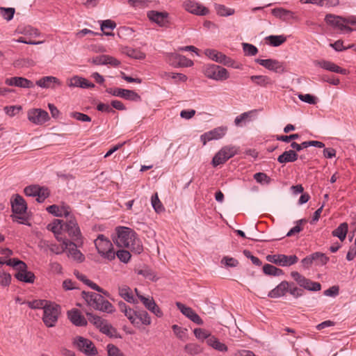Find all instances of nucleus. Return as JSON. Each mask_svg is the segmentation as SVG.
I'll use <instances>...</instances> for the list:
<instances>
[{
    "label": "nucleus",
    "instance_id": "nucleus-5",
    "mask_svg": "<svg viewBox=\"0 0 356 356\" xmlns=\"http://www.w3.org/2000/svg\"><path fill=\"white\" fill-rule=\"evenodd\" d=\"M60 314V307L58 305L49 302L44 309L42 320L49 327L55 326Z\"/></svg>",
    "mask_w": 356,
    "mask_h": 356
},
{
    "label": "nucleus",
    "instance_id": "nucleus-16",
    "mask_svg": "<svg viewBox=\"0 0 356 356\" xmlns=\"http://www.w3.org/2000/svg\"><path fill=\"white\" fill-rule=\"evenodd\" d=\"M255 62L265 68L276 73H282L285 70L283 64L277 60L257 58L255 60Z\"/></svg>",
    "mask_w": 356,
    "mask_h": 356
},
{
    "label": "nucleus",
    "instance_id": "nucleus-31",
    "mask_svg": "<svg viewBox=\"0 0 356 356\" xmlns=\"http://www.w3.org/2000/svg\"><path fill=\"white\" fill-rule=\"evenodd\" d=\"M12 210L15 215H22L26 212L27 209L26 204L24 198L19 195H16L14 200L11 202Z\"/></svg>",
    "mask_w": 356,
    "mask_h": 356
},
{
    "label": "nucleus",
    "instance_id": "nucleus-39",
    "mask_svg": "<svg viewBox=\"0 0 356 356\" xmlns=\"http://www.w3.org/2000/svg\"><path fill=\"white\" fill-rule=\"evenodd\" d=\"M209 346L219 351H227V347L225 343H221L217 338L213 336L210 337L207 341Z\"/></svg>",
    "mask_w": 356,
    "mask_h": 356
},
{
    "label": "nucleus",
    "instance_id": "nucleus-15",
    "mask_svg": "<svg viewBox=\"0 0 356 356\" xmlns=\"http://www.w3.org/2000/svg\"><path fill=\"white\" fill-rule=\"evenodd\" d=\"M227 131V127H218L202 134L201 136V140L204 145L208 141L222 138L225 135Z\"/></svg>",
    "mask_w": 356,
    "mask_h": 356
},
{
    "label": "nucleus",
    "instance_id": "nucleus-28",
    "mask_svg": "<svg viewBox=\"0 0 356 356\" xmlns=\"http://www.w3.org/2000/svg\"><path fill=\"white\" fill-rule=\"evenodd\" d=\"M47 211L55 216L68 218L71 215V209L67 205L58 207L56 204L51 205L47 208Z\"/></svg>",
    "mask_w": 356,
    "mask_h": 356
},
{
    "label": "nucleus",
    "instance_id": "nucleus-3",
    "mask_svg": "<svg viewBox=\"0 0 356 356\" xmlns=\"http://www.w3.org/2000/svg\"><path fill=\"white\" fill-rule=\"evenodd\" d=\"M95 245L98 253L104 258L111 261L115 257V252L113 250L111 242L103 234H99L95 240Z\"/></svg>",
    "mask_w": 356,
    "mask_h": 356
},
{
    "label": "nucleus",
    "instance_id": "nucleus-44",
    "mask_svg": "<svg viewBox=\"0 0 356 356\" xmlns=\"http://www.w3.org/2000/svg\"><path fill=\"white\" fill-rule=\"evenodd\" d=\"M137 273L151 281H156L158 280L154 272L148 267H144L143 268L138 270Z\"/></svg>",
    "mask_w": 356,
    "mask_h": 356
},
{
    "label": "nucleus",
    "instance_id": "nucleus-23",
    "mask_svg": "<svg viewBox=\"0 0 356 356\" xmlns=\"http://www.w3.org/2000/svg\"><path fill=\"white\" fill-rule=\"evenodd\" d=\"M138 298L143 302L145 307L154 314H155L157 317H161L163 316V312L159 307V306L156 304L153 298H146L142 295H138Z\"/></svg>",
    "mask_w": 356,
    "mask_h": 356
},
{
    "label": "nucleus",
    "instance_id": "nucleus-12",
    "mask_svg": "<svg viewBox=\"0 0 356 356\" xmlns=\"http://www.w3.org/2000/svg\"><path fill=\"white\" fill-rule=\"evenodd\" d=\"M107 93L113 96L120 97L127 100L138 102L140 100V96L134 90L120 88H109L106 90Z\"/></svg>",
    "mask_w": 356,
    "mask_h": 356
},
{
    "label": "nucleus",
    "instance_id": "nucleus-38",
    "mask_svg": "<svg viewBox=\"0 0 356 356\" xmlns=\"http://www.w3.org/2000/svg\"><path fill=\"white\" fill-rule=\"evenodd\" d=\"M348 229V225L347 222H343L339 226L332 231V234L334 236L339 238L341 241H343L346 237V234Z\"/></svg>",
    "mask_w": 356,
    "mask_h": 356
},
{
    "label": "nucleus",
    "instance_id": "nucleus-6",
    "mask_svg": "<svg viewBox=\"0 0 356 356\" xmlns=\"http://www.w3.org/2000/svg\"><path fill=\"white\" fill-rule=\"evenodd\" d=\"M64 231L76 243H83L82 235L77 221L72 214L66 218Z\"/></svg>",
    "mask_w": 356,
    "mask_h": 356
},
{
    "label": "nucleus",
    "instance_id": "nucleus-29",
    "mask_svg": "<svg viewBox=\"0 0 356 356\" xmlns=\"http://www.w3.org/2000/svg\"><path fill=\"white\" fill-rule=\"evenodd\" d=\"M6 83L8 86H15L24 88H31L34 86L33 83L24 77L15 76L6 80Z\"/></svg>",
    "mask_w": 356,
    "mask_h": 356
},
{
    "label": "nucleus",
    "instance_id": "nucleus-1",
    "mask_svg": "<svg viewBox=\"0 0 356 356\" xmlns=\"http://www.w3.org/2000/svg\"><path fill=\"white\" fill-rule=\"evenodd\" d=\"M113 240L118 247L127 248L135 254H139L143 251L140 239L131 228L126 227H117Z\"/></svg>",
    "mask_w": 356,
    "mask_h": 356
},
{
    "label": "nucleus",
    "instance_id": "nucleus-7",
    "mask_svg": "<svg viewBox=\"0 0 356 356\" xmlns=\"http://www.w3.org/2000/svg\"><path fill=\"white\" fill-rule=\"evenodd\" d=\"M204 74L209 79L216 81H225L229 77L227 69L213 64L205 65L204 67Z\"/></svg>",
    "mask_w": 356,
    "mask_h": 356
},
{
    "label": "nucleus",
    "instance_id": "nucleus-53",
    "mask_svg": "<svg viewBox=\"0 0 356 356\" xmlns=\"http://www.w3.org/2000/svg\"><path fill=\"white\" fill-rule=\"evenodd\" d=\"M307 222L306 219H300L296 221V225L291 228L288 233L286 234V236H292L302 231V228L301 227V225L302 223H305Z\"/></svg>",
    "mask_w": 356,
    "mask_h": 356
},
{
    "label": "nucleus",
    "instance_id": "nucleus-62",
    "mask_svg": "<svg viewBox=\"0 0 356 356\" xmlns=\"http://www.w3.org/2000/svg\"><path fill=\"white\" fill-rule=\"evenodd\" d=\"M108 356H124V354L121 350L115 346L113 344H108L107 346Z\"/></svg>",
    "mask_w": 356,
    "mask_h": 356
},
{
    "label": "nucleus",
    "instance_id": "nucleus-35",
    "mask_svg": "<svg viewBox=\"0 0 356 356\" xmlns=\"http://www.w3.org/2000/svg\"><path fill=\"white\" fill-rule=\"evenodd\" d=\"M250 79L256 86L261 87H266L268 85L273 84V81L268 76L264 75H253L250 76Z\"/></svg>",
    "mask_w": 356,
    "mask_h": 356
},
{
    "label": "nucleus",
    "instance_id": "nucleus-49",
    "mask_svg": "<svg viewBox=\"0 0 356 356\" xmlns=\"http://www.w3.org/2000/svg\"><path fill=\"white\" fill-rule=\"evenodd\" d=\"M15 10L13 8L0 7V14L7 21H10L13 18Z\"/></svg>",
    "mask_w": 356,
    "mask_h": 356
},
{
    "label": "nucleus",
    "instance_id": "nucleus-25",
    "mask_svg": "<svg viewBox=\"0 0 356 356\" xmlns=\"http://www.w3.org/2000/svg\"><path fill=\"white\" fill-rule=\"evenodd\" d=\"M315 65L319 66L322 67L323 69H325L326 70L339 73L341 74H347L348 70L343 68L340 67L339 66L337 65L332 62L328 61V60H316L314 61Z\"/></svg>",
    "mask_w": 356,
    "mask_h": 356
},
{
    "label": "nucleus",
    "instance_id": "nucleus-17",
    "mask_svg": "<svg viewBox=\"0 0 356 356\" xmlns=\"http://www.w3.org/2000/svg\"><path fill=\"white\" fill-rule=\"evenodd\" d=\"M81 245L82 243L78 244L75 241L72 242L69 239L67 240V248H66L67 256L78 262H82L85 259L84 255L77 249V247Z\"/></svg>",
    "mask_w": 356,
    "mask_h": 356
},
{
    "label": "nucleus",
    "instance_id": "nucleus-54",
    "mask_svg": "<svg viewBox=\"0 0 356 356\" xmlns=\"http://www.w3.org/2000/svg\"><path fill=\"white\" fill-rule=\"evenodd\" d=\"M136 318H138L144 325H148L151 324V318L146 311L137 312Z\"/></svg>",
    "mask_w": 356,
    "mask_h": 356
},
{
    "label": "nucleus",
    "instance_id": "nucleus-59",
    "mask_svg": "<svg viewBox=\"0 0 356 356\" xmlns=\"http://www.w3.org/2000/svg\"><path fill=\"white\" fill-rule=\"evenodd\" d=\"M115 255L121 261L124 263H127L131 258V254L129 251L124 250H120L117 251L115 252Z\"/></svg>",
    "mask_w": 356,
    "mask_h": 356
},
{
    "label": "nucleus",
    "instance_id": "nucleus-22",
    "mask_svg": "<svg viewBox=\"0 0 356 356\" xmlns=\"http://www.w3.org/2000/svg\"><path fill=\"white\" fill-rule=\"evenodd\" d=\"M147 17L149 20L155 22L161 27L165 26L168 22V13L167 12L150 10L147 13Z\"/></svg>",
    "mask_w": 356,
    "mask_h": 356
},
{
    "label": "nucleus",
    "instance_id": "nucleus-63",
    "mask_svg": "<svg viewBox=\"0 0 356 356\" xmlns=\"http://www.w3.org/2000/svg\"><path fill=\"white\" fill-rule=\"evenodd\" d=\"M11 282L10 274L5 272H0V284L3 286H8Z\"/></svg>",
    "mask_w": 356,
    "mask_h": 356
},
{
    "label": "nucleus",
    "instance_id": "nucleus-45",
    "mask_svg": "<svg viewBox=\"0 0 356 356\" xmlns=\"http://www.w3.org/2000/svg\"><path fill=\"white\" fill-rule=\"evenodd\" d=\"M88 321L94 324L98 329H100L102 325L105 323L106 320L102 318L101 317L94 315L90 312H86Z\"/></svg>",
    "mask_w": 356,
    "mask_h": 356
},
{
    "label": "nucleus",
    "instance_id": "nucleus-40",
    "mask_svg": "<svg viewBox=\"0 0 356 356\" xmlns=\"http://www.w3.org/2000/svg\"><path fill=\"white\" fill-rule=\"evenodd\" d=\"M119 295L128 302H135L131 289L127 286L119 287Z\"/></svg>",
    "mask_w": 356,
    "mask_h": 356
},
{
    "label": "nucleus",
    "instance_id": "nucleus-18",
    "mask_svg": "<svg viewBox=\"0 0 356 356\" xmlns=\"http://www.w3.org/2000/svg\"><path fill=\"white\" fill-rule=\"evenodd\" d=\"M67 84L70 88H93L95 86L94 83L90 82L88 79L77 75L68 79Z\"/></svg>",
    "mask_w": 356,
    "mask_h": 356
},
{
    "label": "nucleus",
    "instance_id": "nucleus-57",
    "mask_svg": "<svg viewBox=\"0 0 356 356\" xmlns=\"http://www.w3.org/2000/svg\"><path fill=\"white\" fill-rule=\"evenodd\" d=\"M126 54L128 56L135 59L142 60L145 58V54L143 52L134 49H127Z\"/></svg>",
    "mask_w": 356,
    "mask_h": 356
},
{
    "label": "nucleus",
    "instance_id": "nucleus-50",
    "mask_svg": "<svg viewBox=\"0 0 356 356\" xmlns=\"http://www.w3.org/2000/svg\"><path fill=\"white\" fill-rule=\"evenodd\" d=\"M49 303L47 300H35L33 301L27 302L28 306L31 309H43L46 307Z\"/></svg>",
    "mask_w": 356,
    "mask_h": 356
},
{
    "label": "nucleus",
    "instance_id": "nucleus-43",
    "mask_svg": "<svg viewBox=\"0 0 356 356\" xmlns=\"http://www.w3.org/2000/svg\"><path fill=\"white\" fill-rule=\"evenodd\" d=\"M269 44L273 47H278L286 42V38L284 35H269L266 38Z\"/></svg>",
    "mask_w": 356,
    "mask_h": 356
},
{
    "label": "nucleus",
    "instance_id": "nucleus-33",
    "mask_svg": "<svg viewBox=\"0 0 356 356\" xmlns=\"http://www.w3.org/2000/svg\"><path fill=\"white\" fill-rule=\"evenodd\" d=\"M272 14L282 20L286 21L290 19H295V13L289 10L283 8H275L272 10Z\"/></svg>",
    "mask_w": 356,
    "mask_h": 356
},
{
    "label": "nucleus",
    "instance_id": "nucleus-11",
    "mask_svg": "<svg viewBox=\"0 0 356 356\" xmlns=\"http://www.w3.org/2000/svg\"><path fill=\"white\" fill-rule=\"evenodd\" d=\"M291 276L301 287H303L307 290L312 291H318L321 289V285L320 283L312 282L310 280L300 275L297 271L291 272Z\"/></svg>",
    "mask_w": 356,
    "mask_h": 356
},
{
    "label": "nucleus",
    "instance_id": "nucleus-58",
    "mask_svg": "<svg viewBox=\"0 0 356 356\" xmlns=\"http://www.w3.org/2000/svg\"><path fill=\"white\" fill-rule=\"evenodd\" d=\"M175 334L180 339H184L186 337L187 330L182 328L177 325H173L172 327Z\"/></svg>",
    "mask_w": 356,
    "mask_h": 356
},
{
    "label": "nucleus",
    "instance_id": "nucleus-10",
    "mask_svg": "<svg viewBox=\"0 0 356 356\" xmlns=\"http://www.w3.org/2000/svg\"><path fill=\"white\" fill-rule=\"evenodd\" d=\"M24 191L27 196L37 197L36 200L39 203L43 202L49 195V190L47 188L40 187L38 185L28 186Z\"/></svg>",
    "mask_w": 356,
    "mask_h": 356
},
{
    "label": "nucleus",
    "instance_id": "nucleus-21",
    "mask_svg": "<svg viewBox=\"0 0 356 356\" xmlns=\"http://www.w3.org/2000/svg\"><path fill=\"white\" fill-rule=\"evenodd\" d=\"M169 62L174 67H191L193 62L183 55L171 54L169 56Z\"/></svg>",
    "mask_w": 356,
    "mask_h": 356
},
{
    "label": "nucleus",
    "instance_id": "nucleus-37",
    "mask_svg": "<svg viewBox=\"0 0 356 356\" xmlns=\"http://www.w3.org/2000/svg\"><path fill=\"white\" fill-rule=\"evenodd\" d=\"M65 222L63 220H54L51 223H49L47 228L48 230L51 231L55 235L58 236L60 232L65 228Z\"/></svg>",
    "mask_w": 356,
    "mask_h": 356
},
{
    "label": "nucleus",
    "instance_id": "nucleus-20",
    "mask_svg": "<svg viewBox=\"0 0 356 356\" xmlns=\"http://www.w3.org/2000/svg\"><path fill=\"white\" fill-rule=\"evenodd\" d=\"M176 305L180 312L191 321L197 325H202L203 321L191 307H186L184 304L177 302Z\"/></svg>",
    "mask_w": 356,
    "mask_h": 356
},
{
    "label": "nucleus",
    "instance_id": "nucleus-27",
    "mask_svg": "<svg viewBox=\"0 0 356 356\" xmlns=\"http://www.w3.org/2000/svg\"><path fill=\"white\" fill-rule=\"evenodd\" d=\"M56 239L61 242V245H57L55 243H49L48 241H44V243L47 245L49 250L53 253L56 254H60L65 251H66V248H67V238L60 237L56 236Z\"/></svg>",
    "mask_w": 356,
    "mask_h": 356
},
{
    "label": "nucleus",
    "instance_id": "nucleus-61",
    "mask_svg": "<svg viewBox=\"0 0 356 356\" xmlns=\"http://www.w3.org/2000/svg\"><path fill=\"white\" fill-rule=\"evenodd\" d=\"M193 332H194L195 336L198 339H201V340H204L205 339H208L210 337H211L207 331H206L205 330L202 329V328H195L193 330Z\"/></svg>",
    "mask_w": 356,
    "mask_h": 356
},
{
    "label": "nucleus",
    "instance_id": "nucleus-42",
    "mask_svg": "<svg viewBox=\"0 0 356 356\" xmlns=\"http://www.w3.org/2000/svg\"><path fill=\"white\" fill-rule=\"evenodd\" d=\"M257 112V110H251L247 112H244L241 115H238L234 120V124L236 127H241L243 125V122H245L246 121H249L252 114Z\"/></svg>",
    "mask_w": 356,
    "mask_h": 356
},
{
    "label": "nucleus",
    "instance_id": "nucleus-32",
    "mask_svg": "<svg viewBox=\"0 0 356 356\" xmlns=\"http://www.w3.org/2000/svg\"><path fill=\"white\" fill-rule=\"evenodd\" d=\"M67 316L70 321L76 326H85L87 325V321L78 309L69 311Z\"/></svg>",
    "mask_w": 356,
    "mask_h": 356
},
{
    "label": "nucleus",
    "instance_id": "nucleus-55",
    "mask_svg": "<svg viewBox=\"0 0 356 356\" xmlns=\"http://www.w3.org/2000/svg\"><path fill=\"white\" fill-rule=\"evenodd\" d=\"M243 49L246 56H254L258 52V49L254 45L248 43H243Z\"/></svg>",
    "mask_w": 356,
    "mask_h": 356
},
{
    "label": "nucleus",
    "instance_id": "nucleus-52",
    "mask_svg": "<svg viewBox=\"0 0 356 356\" xmlns=\"http://www.w3.org/2000/svg\"><path fill=\"white\" fill-rule=\"evenodd\" d=\"M314 261H316L318 265H325L329 261V258L323 253L314 252L313 253Z\"/></svg>",
    "mask_w": 356,
    "mask_h": 356
},
{
    "label": "nucleus",
    "instance_id": "nucleus-2",
    "mask_svg": "<svg viewBox=\"0 0 356 356\" xmlns=\"http://www.w3.org/2000/svg\"><path fill=\"white\" fill-rule=\"evenodd\" d=\"M82 298L90 307L96 310L107 313L114 312L113 305L108 300L104 299L101 294L94 292L82 291Z\"/></svg>",
    "mask_w": 356,
    "mask_h": 356
},
{
    "label": "nucleus",
    "instance_id": "nucleus-46",
    "mask_svg": "<svg viewBox=\"0 0 356 356\" xmlns=\"http://www.w3.org/2000/svg\"><path fill=\"white\" fill-rule=\"evenodd\" d=\"M216 10L217 14L222 17H227L232 15L234 13V10L232 8H227L224 5H216Z\"/></svg>",
    "mask_w": 356,
    "mask_h": 356
},
{
    "label": "nucleus",
    "instance_id": "nucleus-13",
    "mask_svg": "<svg viewBox=\"0 0 356 356\" xmlns=\"http://www.w3.org/2000/svg\"><path fill=\"white\" fill-rule=\"evenodd\" d=\"M27 118L31 122L37 125H42L49 120L48 113L41 108L30 109Z\"/></svg>",
    "mask_w": 356,
    "mask_h": 356
},
{
    "label": "nucleus",
    "instance_id": "nucleus-4",
    "mask_svg": "<svg viewBox=\"0 0 356 356\" xmlns=\"http://www.w3.org/2000/svg\"><path fill=\"white\" fill-rule=\"evenodd\" d=\"M238 147L234 145H227L222 147L213 156L212 165L216 167L225 163L228 159L238 153Z\"/></svg>",
    "mask_w": 356,
    "mask_h": 356
},
{
    "label": "nucleus",
    "instance_id": "nucleus-9",
    "mask_svg": "<svg viewBox=\"0 0 356 356\" xmlns=\"http://www.w3.org/2000/svg\"><path fill=\"white\" fill-rule=\"evenodd\" d=\"M266 260L280 266H290L298 262V258L296 255L268 254Z\"/></svg>",
    "mask_w": 356,
    "mask_h": 356
},
{
    "label": "nucleus",
    "instance_id": "nucleus-14",
    "mask_svg": "<svg viewBox=\"0 0 356 356\" xmlns=\"http://www.w3.org/2000/svg\"><path fill=\"white\" fill-rule=\"evenodd\" d=\"M74 344L77 348L88 355H95L97 353V349L92 342L82 337H78L74 340Z\"/></svg>",
    "mask_w": 356,
    "mask_h": 356
},
{
    "label": "nucleus",
    "instance_id": "nucleus-51",
    "mask_svg": "<svg viewBox=\"0 0 356 356\" xmlns=\"http://www.w3.org/2000/svg\"><path fill=\"white\" fill-rule=\"evenodd\" d=\"M99 330L109 337H113L116 333V330L106 321Z\"/></svg>",
    "mask_w": 356,
    "mask_h": 356
},
{
    "label": "nucleus",
    "instance_id": "nucleus-34",
    "mask_svg": "<svg viewBox=\"0 0 356 356\" xmlns=\"http://www.w3.org/2000/svg\"><path fill=\"white\" fill-rule=\"evenodd\" d=\"M298 155L296 152L293 149H290L284 152L281 155H280L277 158V161L280 163L294 162L298 159Z\"/></svg>",
    "mask_w": 356,
    "mask_h": 356
},
{
    "label": "nucleus",
    "instance_id": "nucleus-56",
    "mask_svg": "<svg viewBox=\"0 0 356 356\" xmlns=\"http://www.w3.org/2000/svg\"><path fill=\"white\" fill-rule=\"evenodd\" d=\"M300 100L309 104H316L317 103V98L310 94H299L298 95Z\"/></svg>",
    "mask_w": 356,
    "mask_h": 356
},
{
    "label": "nucleus",
    "instance_id": "nucleus-48",
    "mask_svg": "<svg viewBox=\"0 0 356 356\" xmlns=\"http://www.w3.org/2000/svg\"><path fill=\"white\" fill-rule=\"evenodd\" d=\"M115 27V22L111 19L104 20L101 23V30L104 32V34L106 35H113V33L110 32H106L105 29H109L113 30Z\"/></svg>",
    "mask_w": 356,
    "mask_h": 356
},
{
    "label": "nucleus",
    "instance_id": "nucleus-24",
    "mask_svg": "<svg viewBox=\"0 0 356 356\" xmlns=\"http://www.w3.org/2000/svg\"><path fill=\"white\" fill-rule=\"evenodd\" d=\"M185 9L193 14L204 16L209 13V9L206 7L191 1L184 3Z\"/></svg>",
    "mask_w": 356,
    "mask_h": 356
},
{
    "label": "nucleus",
    "instance_id": "nucleus-26",
    "mask_svg": "<svg viewBox=\"0 0 356 356\" xmlns=\"http://www.w3.org/2000/svg\"><path fill=\"white\" fill-rule=\"evenodd\" d=\"M291 285H293V282L289 283L287 281H282L275 288L269 291L268 296L271 298L284 296Z\"/></svg>",
    "mask_w": 356,
    "mask_h": 356
},
{
    "label": "nucleus",
    "instance_id": "nucleus-8",
    "mask_svg": "<svg viewBox=\"0 0 356 356\" xmlns=\"http://www.w3.org/2000/svg\"><path fill=\"white\" fill-rule=\"evenodd\" d=\"M14 268L18 272L15 277L19 281L26 283H33L35 280V275L31 271H27V265L22 261H15Z\"/></svg>",
    "mask_w": 356,
    "mask_h": 356
},
{
    "label": "nucleus",
    "instance_id": "nucleus-36",
    "mask_svg": "<svg viewBox=\"0 0 356 356\" xmlns=\"http://www.w3.org/2000/svg\"><path fill=\"white\" fill-rule=\"evenodd\" d=\"M325 22L334 27H337L341 30L343 22V17L338 15H334L332 14H327L325 17Z\"/></svg>",
    "mask_w": 356,
    "mask_h": 356
},
{
    "label": "nucleus",
    "instance_id": "nucleus-64",
    "mask_svg": "<svg viewBox=\"0 0 356 356\" xmlns=\"http://www.w3.org/2000/svg\"><path fill=\"white\" fill-rule=\"evenodd\" d=\"M21 109L20 106H6L3 108L5 113L10 117L15 116Z\"/></svg>",
    "mask_w": 356,
    "mask_h": 356
},
{
    "label": "nucleus",
    "instance_id": "nucleus-30",
    "mask_svg": "<svg viewBox=\"0 0 356 356\" xmlns=\"http://www.w3.org/2000/svg\"><path fill=\"white\" fill-rule=\"evenodd\" d=\"M36 85L42 88H54L55 85L60 86V81L52 76H43L36 81Z\"/></svg>",
    "mask_w": 356,
    "mask_h": 356
},
{
    "label": "nucleus",
    "instance_id": "nucleus-60",
    "mask_svg": "<svg viewBox=\"0 0 356 356\" xmlns=\"http://www.w3.org/2000/svg\"><path fill=\"white\" fill-rule=\"evenodd\" d=\"M185 350L191 355H197L202 352V348L195 343H188L185 346Z\"/></svg>",
    "mask_w": 356,
    "mask_h": 356
},
{
    "label": "nucleus",
    "instance_id": "nucleus-47",
    "mask_svg": "<svg viewBox=\"0 0 356 356\" xmlns=\"http://www.w3.org/2000/svg\"><path fill=\"white\" fill-rule=\"evenodd\" d=\"M152 206L156 213H161L164 211V207L161 202L158 193H154L151 198Z\"/></svg>",
    "mask_w": 356,
    "mask_h": 356
},
{
    "label": "nucleus",
    "instance_id": "nucleus-19",
    "mask_svg": "<svg viewBox=\"0 0 356 356\" xmlns=\"http://www.w3.org/2000/svg\"><path fill=\"white\" fill-rule=\"evenodd\" d=\"M204 54L209 58L217 63L228 66L231 65L232 60L226 55L217 50L207 49L204 51Z\"/></svg>",
    "mask_w": 356,
    "mask_h": 356
},
{
    "label": "nucleus",
    "instance_id": "nucleus-41",
    "mask_svg": "<svg viewBox=\"0 0 356 356\" xmlns=\"http://www.w3.org/2000/svg\"><path fill=\"white\" fill-rule=\"evenodd\" d=\"M263 271L268 275L280 276L284 275V271L282 269L268 264L263 266Z\"/></svg>",
    "mask_w": 356,
    "mask_h": 356
}]
</instances>
